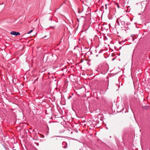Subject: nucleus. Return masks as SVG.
Returning <instances> with one entry per match:
<instances>
[{"label": "nucleus", "instance_id": "obj_19", "mask_svg": "<svg viewBox=\"0 0 150 150\" xmlns=\"http://www.w3.org/2000/svg\"><path fill=\"white\" fill-rule=\"evenodd\" d=\"M45 62H46V60L45 61Z\"/></svg>", "mask_w": 150, "mask_h": 150}, {"label": "nucleus", "instance_id": "obj_11", "mask_svg": "<svg viewBox=\"0 0 150 150\" xmlns=\"http://www.w3.org/2000/svg\"><path fill=\"white\" fill-rule=\"evenodd\" d=\"M111 56H112V53L111 54Z\"/></svg>", "mask_w": 150, "mask_h": 150}, {"label": "nucleus", "instance_id": "obj_18", "mask_svg": "<svg viewBox=\"0 0 150 150\" xmlns=\"http://www.w3.org/2000/svg\"><path fill=\"white\" fill-rule=\"evenodd\" d=\"M52 28H54V27H52Z\"/></svg>", "mask_w": 150, "mask_h": 150}, {"label": "nucleus", "instance_id": "obj_3", "mask_svg": "<svg viewBox=\"0 0 150 150\" xmlns=\"http://www.w3.org/2000/svg\"><path fill=\"white\" fill-rule=\"evenodd\" d=\"M114 3L115 5V6H116L117 8H120V6L118 3H116V2H114Z\"/></svg>", "mask_w": 150, "mask_h": 150}, {"label": "nucleus", "instance_id": "obj_17", "mask_svg": "<svg viewBox=\"0 0 150 150\" xmlns=\"http://www.w3.org/2000/svg\"><path fill=\"white\" fill-rule=\"evenodd\" d=\"M96 57H97V56H98V55H96Z\"/></svg>", "mask_w": 150, "mask_h": 150}, {"label": "nucleus", "instance_id": "obj_14", "mask_svg": "<svg viewBox=\"0 0 150 150\" xmlns=\"http://www.w3.org/2000/svg\"><path fill=\"white\" fill-rule=\"evenodd\" d=\"M42 137H44V136H42Z\"/></svg>", "mask_w": 150, "mask_h": 150}, {"label": "nucleus", "instance_id": "obj_7", "mask_svg": "<svg viewBox=\"0 0 150 150\" xmlns=\"http://www.w3.org/2000/svg\"><path fill=\"white\" fill-rule=\"evenodd\" d=\"M47 57H44L43 58V60H44V59H47Z\"/></svg>", "mask_w": 150, "mask_h": 150}, {"label": "nucleus", "instance_id": "obj_5", "mask_svg": "<svg viewBox=\"0 0 150 150\" xmlns=\"http://www.w3.org/2000/svg\"><path fill=\"white\" fill-rule=\"evenodd\" d=\"M33 31V30H31L30 31H29L27 33L28 34H29L31 32Z\"/></svg>", "mask_w": 150, "mask_h": 150}, {"label": "nucleus", "instance_id": "obj_15", "mask_svg": "<svg viewBox=\"0 0 150 150\" xmlns=\"http://www.w3.org/2000/svg\"><path fill=\"white\" fill-rule=\"evenodd\" d=\"M86 54H85V56L86 55Z\"/></svg>", "mask_w": 150, "mask_h": 150}, {"label": "nucleus", "instance_id": "obj_4", "mask_svg": "<svg viewBox=\"0 0 150 150\" xmlns=\"http://www.w3.org/2000/svg\"><path fill=\"white\" fill-rule=\"evenodd\" d=\"M144 107L145 109H148L149 108V106H144Z\"/></svg>", "mask_w": 150, "mask_h": 150}, {"label": "nucleus", "instance_id": "obj_13", "mask_svg": "<svg viewBox=\"0 0 150 150\" xmlns=\"http://www.w3.org/2000/svg\"><path fill=\"white\" fill-rule=\"evenodd\" d=\"M42 137H44V136H42Z\"/></svg>", "mask_w": 150, "mask_h": 150}, {"label": "nucleus", "instance_id": "obj_20", "mask_svg": "<svg viewBox=\"0 0 150 150\" xmlns=\"http://www.w3.org/2000/svg\"><path fill=\"white\" fill-rule=\"evenodd\" d=\"M13 150H16V149H14Z\"/></svg>", "mask_w": 150, "mask_h": 150}, {"label": "nucleus", "instance_id": "obj_1", "mask_svg": "<svg viewBox=\"0 0 150 150\" xmlns=\"http://www.w3.org/2000/svg\"><path fill=\"white\" fill-rule=\"evenodd\" d=\"M10 33L12 35H15V36H18V35H20V33L19 32H16L14 31H11V32Z\"/></svg>", "mask_w": 150, "mask_h": 150}, {"label": "nucleus", "instance_id": "obj_8", "mask_svg": "<svg viewBox=\"0 0 150 150\" xmlns=\"http://www.w3.org/2000/svg\"><path fill=\"white\" fill-rule=\"evenodd\" d=\"M116 87H117L118 88H119V87H118V85H116Z\"/></svg>", "mask_w": 150, "mask_h": 150}, {"label": "nucleus", "instance_id": "obj_12", "mask_svg": "<svg viewBox=\"0 0 150 150\" xmlns=\"http://www.w3.org/2000/svg\"><path fill=\"white\" fill-rule=\"evenodd\" d=\"M114 59H115V58H113V60H114Z\"/></svg>", "mask_w": 150, "mask_h": 150}, {"label": "nucleus", "instance_id": "obj_6", "mask_svg": "<svg viewBox=\"0 0 150 150\" xmlns=\"http://www.w3.org/2000/svg\"><path fill=\"white\" fill-rule=\"evenodd\" d=\"M116 53H117V55H120V52L119 51H118L117 52H116Z\"/></svg>", "mask_w": 150, "mask_h": 150}, {"label": "nucleus", "instance_id": "obj_16", "mask_svg": "<svg viewBox=\"0 0 150 150\" xmlns=\"http://www.w3.org/2000/svg\"><path fill=\"white\" fill-rule=\"evenodd\" d=\"M106 128H107V129H108V127H106Z\"/></svg>", "mask_w": 150, "mask_h": 150}, {"label": "nucleus", "instance_id": "obj_2", "mask_svg": "<svg viewBox=\"0 0 150 150\" xmlns=\"http://www.w3.org/2000/svg\"><path fill=\"white\" fill-rule=\"evenodd\" d=\"M112 134H110V132H108L107 136V139L108 140H110L112 138Z\"/></svg>", "mask_w": 150, "mask_h": 150}, {"label": "nucleus", "instance_id": "obj_9", "mask_svg": "<svg viewBox=\"0 0 150 150\" xmlns=\"http://www.w3.org/2000/svg\"><path fill=\"white\" fill-rule=\"evenodd\" d=\"M114 53L115 54H114L113 53V56H114L116 55V54L115 53Z\"/></svg>", "mask_w": 150, "mask_h": 150}, {"label": "nucleus", "instance_id": "obj_10", "mask_svg": "<svg viewBox=\"0 0 150 150\" xmlns=\"http://www.w3.org/2000/svg\"><path fill=\"white\" fill-rule=\"evenodd\" d=\"M110 50H112V49H111V48H110Z\"/></svg>", "mask_w": 150, "mask_h": 150}]
</instances>
